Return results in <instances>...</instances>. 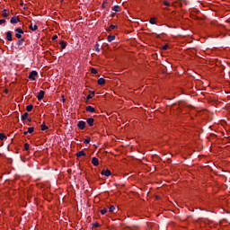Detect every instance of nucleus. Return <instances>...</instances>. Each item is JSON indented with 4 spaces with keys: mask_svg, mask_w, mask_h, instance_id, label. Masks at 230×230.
I'll use <instances>...</instances> for the list:
<instances>
[{
    "mask_svg": "<svg viewBox=\"0 0 230 230\" xmlns=\"http://www.w3.org/2000/svg\"><path fill=\"white\" fill-rule=\"evenodd\" d=\"M45 94H46V92H44L42 90L40 91V93H38V96H37L38 101L40 102L41 100H43Z\"/></svg>",
    "mask_w": 230,
    "mask_h": 230,
    "instance_id": "3",
    "label": "nucleus"
},
{
    "mask_svg": "<svg viewBox=\"0 0 230 230\" xmlns=\"http://www.w3.org/2000/svg\"><path fill=\"white\" fill-rule=\"evenodd\" d=\"M21 20L19 19V16H13L11 18V23L12 24H17V22H20Z\"/></svg>",
    "mask_w": 230,
    "mask_h": 230,
    "instance_id": "5",
    "label": "nucleus"
},
{
    "mask_svg": "<svg viewBox=\"0 0 230 230\" xmlns=\"http://www.w3.org/2000/svg\"><path fill=\"white\" fill-rule=\"evenodd\" d=\"M116 39V36L109 35L108 36V42H112Z\"/></svg>",
    "mask_w": 230,
    "mask_h": 230,
    "instance_id": "15",
    "label": "nucleus"
},
{
    "mask_svg": "<svg viewBox=\"0 0 230 230\" xmlns=\"http://www.w3.org/2000/svg\"><path fill=\"white\" fill-rule=\"evenodd\" d=\"M101 173L102 175H105V177H110L111 172V170L107 169V170H102Z\"/></svg>",
    "mask_w": 230,
    "mask_h": 230,
    "instance_id": "6",
    "label": "nucleus"
},
{
    "mask_svg": "<svg viewBox=\"0 0 230 230\" xmlns=\"http://www.w3.org/2000/svg\"><path fill=\"white\" fill-rule=\"evenodd\" d=\"M4 139H6V135H4V133H0V141H4Z\"/></svg>",
    "mask_w": 230,
    "mask_h": 230,
    "instance_id": "19",
    "label": "nucleus"
},
{
    "mask_svg": "<svg viewBox=\"0 0 230 230\" xmlns=\"http://www.w3.org/2000/svg\"><path fill=\"white\" fill-rule=\"evenodd\" d=\"M113 12H119V5H115L112 7Z\"/></svg>",
    "mask_w": 230,
    "mask_h": 230,
    "instance_id": "23",
    "label": "nucleus"
},
{
    "mask_svg": "<svg viewBox=\"0 0 230 230\" xmlns=\"http://www.w3.org/2000/svg\"><path fill=\"white\" fill-rule=\"evenodd\" d=\"M114 209H116V208L114 206H111L109 208L110 213H113Z\"/></svg>",
    "mask_w": 230,
    "mask_h": 230,
    "instance_id": "28",
    "label": "nucleus"
},
{
    "mask_svg": "<svg viewBox=\"0 0 230 230\" xmlns=\"http://www.w3.org/2000/svg\"><path fill=\"white\" fill-rule=\"evenodd\" d=\"M2 15H3V17H4V18L8 17V15H9L8 10L4 9Z\"/></svg>",
    "mask_w": 230,
    "mask_h": 230,
    "instance_id": "20",
    "label": "nucleus"
},
{
    "mask_svg": "<svg viewBox=\"0 0 230 230\" xmlns=\"http://www.w3.org/2000/svg\"><path fill=\"white\" fill-rule=\"evenodd\" d=\"M164 6H170V2H168V1H164Z\"/></svg>",
    "mask_w": 230,
    "mask_h": 230,
    "instance_id": "31",
    "label": "nucleus"
},
{
    "mask_svg": "<svg viewBox=\"0 0 230 230\" xmlns=\"http://www.w3.org/2000/svg\"><path fill=\"white\" fill-rule=\"evenodd\" d=\"M57 39H58V36L57 35L52 36V40H57Z\"/></svg>",
    "mask_w": 230,
    "mask_h": 230,
    "instance_id": "35",
    "label": "nucleus"
},
{
    "mask_svg": "<svg viewBox=\"0 0 230 230\" xmlns=\"http://www.w3.org/2000/svg\"><path fill=\"white\" fill-rule=\"evenodd\" d=\"M26 111H27V112H31V111H33V105H28L27 107H26Z\"/></svg>",
    "mask_w": 230,
    "mask_h": 230,
    "instance_id": "16",
    "label": "nucleus"
},
{
    "mask_svg": "<svg viewBox=\"0 0 230 230\" xmlns=\"http://www.w3.org/2000/svg\"><path fill=\"white\" fill-rule=\"evenodd\" d=\"M84 145H89L91 143V137H87L86 139L84 140Z\"/></svg>",
    "mask_w": 230,
    "mask_h": 230,
    "instance_id": "22",
    "label": "nucleus"
},
{
    "mask_svg": "<svg viewBox=\"0 0 230 230\" xmlns=\"http://www.w3.org/2000/svg\"><path fill=\"white\" fill-rule=\"evenodd\" d=\"M93 227H100V224H99V223H94V224L93 225Z\"/></svg>",
    "mask_w": 230,
    "mask_h": 230,
    "instance_id": "33",
    "label": "nucleus"
},
{
    "mask_svg": "<svg viewBox=\"0 0 230 230\" xmlns=\"http://www.w3.org/2000/svg\"><path fill=\"white\" fill-rule=\"evenodd\" d=\"M92 164H93V166H98L100 164V162L98 161V158L93 157L92 158Z\"/></svg>",
    "mask_w": 230,
    "mask_h": 230,
    "instance_id": "7",
    "label": "nucleus"
},
{
    "mask_svg": "<svg viewBox=\"0 0 230 230\" xmlns=\"http://www.w3.org/2000/svg\"><path fill=\"white\" fill-rule=\"evenodd\" d=\"M86 122L88 123V125L90 127H93V125H94V119L89 118V119H86Z\"/></svg>",
    "mask_w": 230,
    "mask_h": 230,
    "instance_id": "9",
    "label": "nucleus"
},
{
    "mask_svg": "<svg viewBox=\"0 0 230 230\" xmlns=\"http://www.w3.org/2000/svg\"><path fill=\"white\" fill-rule=\"evenodd\" d=\"M22 121H24L25 119H28V112H25V113L22 116Z\"/></svg>",
    "mask_w": 230,
    "mask_h": 230,
    "instance_id": "21",
    "label": "nucleus"
},
{
    "mask_svg": "<svg viewBox=\"0 0 230 230\" xmlns=\"http://www.w3.org/2000/svg\"><path fill=\"white\" fill-rule=\"evenodd\" d=\"M34 130H35V128H34V127H31V128H28L27 132H28L29 134H33Z\"/></svg>",
    "mask_w": 230,
    "mask_h": 230,
    "instance_id": "18",
    "label": "nucleus"
},
{
    "mask_svg": "<svg viewBox=\"0 0 230 230\" xmlns=\"http://www.w3.org/2000/svg\"><path fill=\"white\" fill-rule=\"evenodd\" d=\"M23 147H24V150H30V144L28 143L24 144Z\"/></svg>",
    "mask_w": 230,
    "mask_h": 230,
    "instance_id": "27",
    "label": "nucleus"
},
{
    "mask_svg": "<svg viewBox=\"0 0 230 230\" xmlns=\"http://www.w3.org/2000/svg\"><path fill=\"white\" fill-rule=\"evenodd\" d=\"M86 112H96V109L93 106H87Z\"/></svg>",
    "mask_w": 230,
    "mask_h": 230,
    "instance_id": "8",
    "label": "nucleus"
},
{
    "mask_svg": "<svg viewBox=\"0 0 230 230\" xmlns=\"http://www.w3.org/2000/svg\"><path fill=\"white\" fill-rule=\"evenodd\" d=\"M76 157H85V152H84V151H79V152L76 154Z\"/></svg>",
    "mask_w": 230,
    "mask_h": 230,
    "instance_id": "14",
    "label": "nucleus"
},
{
    "mask_svg": "<svg viewBox=\"0 0 230 230\" xmlns=\"http://www.w3.org/2000/svg\"><path fill=\"white\" fill-rule=\"evenodd\" d=\"M107 211H108L107 208H103V209L101 210V213L102 215H105L107 213Z\"/></svg>",
    "mask_w": 230,
    "mask_h": 230,
    "instance_id": "30",
    "label": "nucleus"
},
{
    "mask_svg": "<svg viewBox=\"0 0 230 230\" xmlns=\"http://www.w3.org/2000/svg\"><path fill=\"white\" fill-rule=\"evenodd\" d=\"M23 42H24V40H23V39L19 40L17 41V46H22Z\"/></svg>",
    "mask_w": 230,
    "mask_h": 230,
    "instance_id": "24",
    "label": "nucleus"
},
{
    "mask_svg": "<svg viewBox=\"0 0 230 230\" xmlns=\"http://www.w3.org/2000/svg\"><path fill=\"white\" fill-rule=\"evenodd\" d=\"M162 49H164V51H166V49H168V45H164L162 47Z\"/></svg>",
    "mask_w": 230,
    "mask_h": 230,
    "instance_id": "32",
    "label": "nucleus"
},
{
    "mask_svg": "<svg viewBox=\"0 0 230 230\" xmlns=\"http://www.w3.org/2000/svg\"><path fill=\"white\" fill-rule=\"evenodd\" d=\"M96 51H100V49H96Z\"/></svg>",
    "mask_w": 230,
    "mask_h": 230,
    "instance_id": "38",
    "label": "nucleus"
},
{
    "mask_svg": "<svg viewBox=\"0 0 230 230\" xmlns=\"http://www.w3.org/2000/svg\"><path fill=\"white\" fill-rule=\"evenodd\" d=\"M116 28V25H111L110 28H109V31H112V30H114Z\"/></svg>",
    "mask_w": 230,
    "mask_h": 230,
    "instance_id": "29",
    "label": "nucleus"
},
{
    "mask_svg": "<svg viewBox=\"0 0 230 230\" xmlns=\"http://www.w3.org/2000/svg\"><path fill=\"white\" fill-rule=\"evenodd\" d=\"M150 24H155V17H152L149 20Z\"/></svg>",
    "mask_w": 230,
    "mask_h": 230,
    "instance_id": "26",
    "label": "nucleus"
},
{
    "mask_svg": "<svg viewBox=\"0 0 230 230\" xmlns=\"http://www.w3.org/2000/svg\"><path fill=\"white\" fill-rule=\"evenodd\" d=\"M6 40H9V42H12L13 38H12V32L11 31L6 32Z\"/></svg>",
    "mask_w": 230,
    "mask_h": 230,
    "instance_id": "11",
    "label": "nucleus"
},
{
    "mask_svg": "<svg viewBox=\"0 0 230 230\" xmlns=\"http://www.w3.org/2000/svg\"><path fill=\"white\" fill-rule=\"evenodd\" d=\"M77 127H78V128H80V130H84V128H85V121L80 120L77 123Z\"/></svg>",
    "mask_w": 230,
    "mask_h": 230,
    "instance_id": "4",
    "label": "nucleus"
},
{
    "mask_svg": "<svg viewBox=\"0 0 230 230\" xmlns=\"http://www.w3.org/2000/svg\"><path fill=\"white\" fill-rule=\"evenodd\" d=\"M23 134H24V136H28L29 133H28V131H24Z\"/></svg>",
    "mask_w": 230,
    "mask_h": 230,
    "instance_id": "37",
    "label": "nucleus"
},
{
    "mask_svg": "<svg viewBox=\"0 0 230 230\" xmlns=\"http://www.w3.org/2000/svg\"><path fill=\"white\" fill-rule=\"evenodd\" d=\"M59 45L61 46L62 49H66V46H67V43L64 40H61L59 42Z\"/></svg>",
    "mask_w": 230,
    "mask_h": 230,
    "instance_id": "12",
    "label": "nucleus"
},
{
    "mask_svg": "<svg viewBox=\"0 0 230 230\" xmlns=\"http://www.w3.org/2000/svg\"><path fill=\"white\" fill-rule=\"evenodd\" d=\"M97 84L98 85H105V80L103 78H99Z\"/></svg>",
    "mask_w": 230,
    "mask_h": 230,
    "instance_id": "13",
    "label": "nucleus"
},
{
    "mask_svg": "<svg viewBox=\"0 0 230 230\" xmlns=\"http://www.w3.org/2000/svg\"><path fill=\"white\" fill-rule=\"evenodd\" d=\"M49 128L48 126H46V123L43 122V123L41 124V130H43V131H44V130H49Z\"/></svg>",
    "mask_w": 230,
    "mask_h": 230,
    "instance_id": "17",
    "label": "nucleus"
},
{
    "mask_svg": "<svg viewBox=\"0 0 230 230\" xmlns=\"http://www.w3.org/2000/svg\"><path fill=\"white\" fill-rule=\"evenodd\" d=\"M38 75H39V73L37 71L33 70L30 73L29 79L35 81Z\"/></svg>",
    "mask_w": 230,
    "mask_h": 230,
    "instance_id": "1",
    "label": "nucleus"
},
{
    "mask_svg": "<svg viewBox=\"0 0 230 230\" xmlns=\"http://www.w3.org/2000/svg\"><path fill=\"white\" fill-rule=\"evenodd\" d=\"M4 22H6V20H4V19L0 20V25L4 24Z\"/></svg>",
    "mask_w": 230,
    "mask_h": 230,
    "instance_id": "34",
    "label": "nucleus"
},
{
    "mask_svg": "<svg viewBox=\"0 0 230 230\" xmlns=\"http://www.w3.org/2000/svg\"><path fill=\"white\" fill-rule=\"evenodd\" d=\"M91 73H92V75H97L98 70L96 68H91Z\"/></svg>",
    "mask_w": 230,
    "mask_h": 230,
    "instance_id": "25",
    "label": "nucleus"
},
{
    "mask_svg": "<svg viewBox=\"0 0 230 230\" xmlns=\"http://www.w3.org/2000/svg\"><path fill=\"white\" fill-rule=\"evenodd\" d=\"M30 30H31V31H37V30H39V27L37 25H33V23H31L29 26Z\"/></svg>",
    "mask_w": 230,
    "mask_h": 230,
    "instance_id": "10",
    "label": "nucleus"
},
{
    "mask_svg": "<svg viewBox=\"0 0 230 230\" xmlns=\"http://www.w3.org/2000/svg\"><path fill=\"white\" fill-rule=\"evenodd\" d=\"M92 99H93V96L91 94L86 96V100H92Z\"/></svg>",
    "mask_w": 230,
    "mask_h": 230,
    "instance_id": "36",
    "label": "nucleus"
},
{
    "mask_svg": "<svg viewBox=\"0 0 230 230\" xmlns=\"http://www.w3.org/2000/svg\"><path fill=\"white\" fill-rule=\"evenodd\" d=\"M17 33L15 34L16 39H22V35H24V31L21 28L16 29Z\"/></svg>",
    "mask_w": 230,
    "mask_h": 230,
    "instance_id": "2",
    "label": "nucleus"
}]
</instances>
